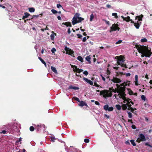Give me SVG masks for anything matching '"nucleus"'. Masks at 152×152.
I'll return each instance as SVG.
<instances>
[{
    "label": "nucleus",
    "mask_w": 152,
    "mask_h": 152,
    "mask_svg": "<svg viewBox=\"0 0 152 152\" xmlns=\"http://www.w3.org/2000/svg\"><path fill=\"white\" fill-rule=\"evenodd\" d=\"M136 46L139 53H141V56L142 57L144 56L149 57L152 54L151 49L150 48L149 50L148 46L140 45V47L138 45H136Z\"/></svg>",
    "instance_id": "nucleus-1"
},
{
    "label": "nucleus",
    "mask_w": 152,
    "mask_h": 152,
    "mask_svg": "<svg viewBox=\"0 0 152 152\" xmlns=\"http://www.w3.org/2000/svg\"><path fill=\"white\" fill-rule=\"evenodd\" d=\"M118 90H117V93H118V95L119 96V97H122V96H125V88L124 83H122L121 85V86H118V84H116Z\"/></svg>",
    "instance_id": "nucleus-2"
},
{
    "label": "nucleus",
    "mask_w": 152,
    "mask_h": 152,
    "mask_svg": "<svg viewBox=\"0 0 152 152\" xmlns=\"http://www.w3.org/2000/svg\"><path fill=\"white\" fill-rule=\"evenodd\" d=\"M80 14L79 13H76L74 15L73 18L72 23L73 25H74L75 24L80 22L82 20H84V18L80 17Z\"/></svg>",
    "instance_id": "nucleus-3"
},
{
    "label": "nucleus",
    "mask_w": 152,
    "mask_h": 152,
    "mask_svg": "<svg viewBox=\"0 0 152 152\" xmlns=\"http://www.w3.org/2000/svg\"><path fill=\"white\" fill-rule=\"evenodd\" d=\"M115 59H117L118 65H120L121 67H124L126 68H127L126 65L124 64L125 60H124V58L122 55H121L119 56H116Z\"/></svg>",
    "instance_id": "nucleus-4"
},
{
    "label": "nucleus",
    "mask_w": 152,
    "mask_h": 152,
    "mask_svg": "<svg viewBox=\"0 0 152 152\" xmlns=\"http://www.w3.org/2000/svg\"><path fill=\"white\" fill-rule=\"evenodd\" d=\"M113 87L112 88H109V91L106 90H104L100 91V95H103V97L106 98V97H111L112 95L111 91H112Z\"/></svg>",
    "instance_id": "nucleus-5"
},
{
    "label": "nucleus",
    "mask_w": 152,
    "mask_h": 152,
    "mask_svg": "<svg viewBox=\"0 0 152 152\" xmlns=\"http://www.w3.org/2000/svg\"><path fill=\"white\" fill-rule=\"evenodd\" d=\"M46 129V127L44 124H40L35 127V129L38 131H45Z\"/></svg>",
    "instance_id": "nucleus-6"
},
{
    "label": "nucleus",
    "mask_w": 152,
    "mask_h": 152,
    "mask_svg": "<svg viewBox=\"0 0 152 152\" xmlns=\"http://www.w3.org/2000/svg\"><path fill=\"white\" fill-rule=\"evenodd\" d=\"M146 140V139L145 135L142 134H140L139 135V137L137 139L136 141L138 143H140L141 142L145 141Z\"/></svg>",
    "instance_id": "nucleus-7"
},
{
    "label": "nucleus",
    "mask_w": 152,
    "mask_h": 152,
    "mask_svg": "<svg viewBox=\"0 0 152 152\" xmlns=\"http://www.w3.org/2000/svg\"><path fill=\"white\" fill-rule=\"evenodd\" d=\"M120 29V28L118 27L117 24H114L112 25V26L110 27V32H111L112 31H116L117 30L119 31Z\"/></svg>",
    "instance_id": "nucleus-8"
},
{
    "label": "nucleus",
    "mask_w": 152,
    "mask_h": 152,
    "mask_svg": "<svg viewBox=\"0 0 152 152\" xmlns=\"http://www.w3.org/2000/svg\"><path fill=\"white\" fill-rule=\"evenodd\" d=\"M64 50L66 51V54H68L72 55L74 53V52L72 50H71L70 49L67 47L66 46L65 47Z\"/></svg>",
    "instance_id": "nucleus-9"
},
{
    "label": "nucleus",
    "mask_w": 152,
    "mask_h": 152,
    "mask_svg": "<svg viewBox=\"0 0 152 152\" xmlns=\"http://www.w3.org/2000/svg\"><path fill=\"white\" fill-rule=\"evenodd\" d=\"M104 109L106 111L108 110L109 111H111L113 110L114 108L112 107H109L108 104H106L104 106Z\"/></svg>",
    "instance_id": "nucleus-10"
},
{
    "label": "nucleus",
    "mask_w": 152,
    "mask_h": 152,
    "mask_svg": "<svg viewBox=\"0 0 152 152\" xmlns=\"http://www.w3.org/2000/svg\"><path fill=\"white\" fill-rule=\"evenodd\" d=\"M111 81L114 83H119L121 82V80L120 79L117 77H113V79L111 80Z\"/></svg>",
    "instance_id": "nucleus-11"
},
{
    "label": "nucleus",
    "mask_w": 152,
    "mask_h": 152,
    "mask_svg": "<svg viewBox=\"0 0 152 152\" xmlns=\"http://www.w3.org/2000/svg\"><path fill=\"white\" fill-rule=\"evenodd\" d=\"M75 66V70L74 69H73V71L74 72H76L79 73H80L81 72L83 71V70L81 69H79L77 67Z\"/></svg>",
    "instance_id": "nucleus-12"
},
{
    "label": "nucleus",
    "mask_w": 152,
    "mask_h": 152,
    "mask_svg": "<svg viewBox=\"0 0 152 152\" xmlns=\"http://www.w3.org/2000/svg\"><path fill=\"white\" fill-rule=\"evenodd\" d=\"M83 80L87 83H89L90 85H93V83L92 81L88 80L87 78L84 77L83 78Z\"/></svg>",
    "instance_id": "nucleus-13"
},
{
    "label": "nucleus",
    "mask_w": 152,
    "mask_h": 152,
    "mask_svg": "<svg viewBox=\"0 0 152 152\" xmlns=\"http://www.w3.org/2000/svg\"><path fill=\"white\" fill-rule=\"evenodd\" d=\"M79 105L81 107H83L84 106H86V107L88 106V105H87V104L84 101H80L79 102Z\"/></svg>",
    "instance_id": "nucleus-14"
},
{
    "label": "nucleus",
    "mask_w": 152,
    "mask_h": 152,
    "mask_svg": "<svg viewBox=\"0 0 152 152\" xmlns=\"http://www.w3.org/2000/svg\"><path fill=\"white\" fill-rule=\"evenodd\" d=\"M62 25H64L66 26L72 27V26L70 22H63L62 23Z\"/></svg>",
    "instance_id": "nucleus-15"
},
{
    "label": "nucleus",
    "mask_w": 152,
    "mask_h": 152,
    "mask_svg": "<svg viewBox=\"0 0 152 152\" xmlns=\"http://www.w3.org/2000/svg\"><path fill=\"white\" fill-rule=\"evenodd\" d=\"M24 15H25L24 16H23L22 17V19L23 20H25V19L26 18H28V16L30 15V14L28 13L27 12H25L24 13Z\"/></svg>",
    "instance_id": "nucleus-16"
},
{
    "label": "nucleus",
    "mask_w": 152,
    "mask_h": 152,
    "mask_svg": "<svg viewBox=\"0 0 152 152\" xmlns=\"http://www.w3.org/2000/svg\"><path fill=\"white\" fill-rule=\"evenodd\" d=\"M143 17V15L142 14L141 15L139 16H137L136 17L135 19H137V18H138V20L139 21H142V18Z\"/></svg>",
    "instance_id": "nucleus-17"
},
{
    "label": "nucleus",
    "mask_w": 152,
    "mask_h": 152,
    "mask_svg": "<svg viewBox=\"0 0 152 152\" xmlns=\"http://www.w3.org/2000/svg\"><path fill=\"white\" fill-rule=\"evenodd\" d=\"M79 88L77 87L76 86H72L71 85L69 86L68 89H74L75 90H76L79 89Z\"/></svg>",
    "instance_id": "nucleus-18"
},
{
    "label": "nucleus",
    "mask_w": 152,
    "mask_h": 152,
    "mask_svg": "<svg viewBox=\"0 0 152 152\" xmlns=\"http://www.w3.org/2000/svg\"><path fill=\"white\" fill-rule=\"evenodd\" d=\"M91 57H90V55H89L88 56H87L86 57V60L88 61L89 63V64H91V61H90L91 60Z\"/></svg>",
    "instance_id": "nucleus-19"
},
{
    "label": "nucleus",
    "mask_w": 152,
    "mask_h": 152,
    "mask_svg": "<svg viewBox=\"0 0 152 152\" xmlns=\"http://www.w3.org/2000/svg\"><path fill=\"white\" fill-rule=\"evenodd\" d=\"M38 58L42 63L45 65V67H47V65L45 62L40 57H38Z\"/></svg>",
    "instance_id": "nucleus-20"
},
{
    "label": "nucleus",
    "mask_w": 152,
    "mask_h": 152,
    "mask_svg": "<svg viewBox=\"0 0 152 152\" xmlns=\"http://www.w3.org/2000/svg\"><path fill=\"white\" fill-rule=\"evenodd\" d=\"M122 108L123 110H125L127 108V104H122Z\"/></svg>",
    "instance_id": "nucleus-21"
},
{
    "label": "nucleus",
    "mask_w": 152,
    "mask_h": 152,
    "mask_svg": "<svg viewBox=\"0 0 152 152\" xmlns=\"http://www.w3.org/2000/svg\"><path fill=\"white\" fill-rule=\"evenodd\" d=\"M134 25L136 28H139L140 25L139 23H134Z\"/></svg>",
    "instance_id": "nucleus-22"
},
{
    "label": "nucleus",
    "mask_w": 152,
    "mask_h": 152,
    "mask_svg": "<svg viewBox=\"0 0 152 152\" xmlns=\"http://www.w3.org/2000/svg\"><path fill=\"white\" fill-rule=\"evenodd\" d=\"M51 70L54 73H57V71L55 67L54 66H51Z\"/></svg>",
    "instance_id": "nucleus-23"
},
{
    "label": "nucleus",
    "mask_w": 152,
    "mask_h": 152,
    "mask_svg": "<svg viewBox=\"0 0 152 152\" xmlns=\"http://www.w3.org/2000/svg\"><path fill=\"white\" fill-rule=\"evenodd\" d=\"M120 98H122L124 100V101H123V102L126 103V102H127V101H128V100L127 99V98L125 96H122V97Z\"/></svg>",
    "instance_id": "nucleus-24"
},
{
    "label": "nucleus",
    "mask_w": 152,
    "mask_h": 152,
    "mask_svg": "<svg viewBox=\"0 0 152 152\" xmlns=\"http://www.w3.org/2000/svg\"><path fill=\"white\" fill-rule=\"evenodd\" d=\"M29 11L31 12H33L35 11V9L33 7L29 8L28 9Z\"/></svg>",
    "instance_id": "nucleus-25"
},
{
    "label": "nucleus",
    "mask_w": 152,
    "mask_h": 152,
    "mask_svg": "<svg viewBox=\"0 0 152 152\" xmlns=\"http://www.w3.org/2000/svg\"><path fill=\"white\" fill-rule=\"evenodd\" d=\"M77 59L81 62H83V59L82 57L81 56H78L77 58Z\"/></svg>",
    "instance_id": "nucleus-26"
},
{
    "label": "nucleus",
    "mask_w": 152,
    "mask_h": 152,
    "mask_svg": "<svg viewBox=\"0 0 152 152\" xmlns=\"http://www.w3.org/2000/svg\"><path fill=\"white\" fill-rule=\"evenodd\" d=\"M127 109L128 110H130V111L131 112H132V113H134V110H136V108L133 109L132 107H131V108L129 107V108H127Z\"/></svg>",
    "instance_id": "nucleus-27"
},
{
    "label": "nucleus",
    "mask_w": 152,
    "mask_h": 152,
    "mask_svg": "<svg viewBox=\"0 0 152 152\" xmlns=\"http://www.w3.org/2000/svg\"><path fill=\"white\" fill-rule=\"evenodd\" d=\"M112 16H114V18H118V16L117 15V14L116 13H113L112 14Z\"/></svg>",
    "instance_id": "nucleus-28"
},
{
    "label": "nucleus",
    "mask_w": 152,
    "mask_h": 152,
    "mask_svg": "<svg viewBox=\"0 0 152 152\" xmlns=\"http://www.w3.org/2000/svg\"><path fill=\"white\" fill-rule=\"evenodd\" d=\"M115 107L118 110H120L121 109V107L119 104H116Z\"/></svg>",
    "instance_id": "nucleus-29"
},
{
    "label": "nucleus",
    "mask_w": 152,
    "mask_h": 152,
    "mask_svg": "<svg viewBox=\"0 0 152 152\" xmlns=\"http://www.w3.org/2000/svg\"><path fill=\"white\" fill-rule=\"evenodd\" d=\"M130 142L131 144L134 146H135L136 145V144L134 142V140H130Z\"/></svg>",
    "instance_id": "nucleus-30"
},
{
    "label": "nucleus",
    "mask_w": 152,
    "mask_h": 152,
    "mask_svg": "<svg viewBox=\"0 0 152 152\" xmlns=\"http://www.w3.org/2000/svg\"><path fill=\"white\" fill-rule=\"evenodd\" d=\"M73 99H75L76 101L78 102H79L80 101L79 99L76 97L74 96L73 97Z\"/></svg>",
    "instance_id": "nucleus-31"
},
{
    "label": "nucleus",
    "mask_w": 152,
    "mask_h": 152,
    "mask_svg": "<svg viewBox=\"0 0 152 152\" xmlns=\"http://www.w3.org/2000/svg\"><path fill=\"white\" fill-rule=\"evenodd\" d=\"M147 40L145 38H144L141 40V42H147Z\"/></svg>",
    "instance_id": "nucleus-32"
},
{
    "label": "nucleus",
    "mask_w": 152,
    "mask_h": 152,
    "mask_svg": "<svg viewBox=\"0 0 152 152\" xmlns=\"http://www.w3.org/2000/svg\"><path fill=\"white\" fill-rule=\"evenodd\" d=\"M128 90L129 91V93L130 95H132L133 94V92L130 89H128Z\"/></svg>",
    "instance_id": "nucleus-33"
},
{
    "label": "nucleus",
    "mask_w": 152,
    "mask_h": 152,
    "mask_svg": "<svg viewBox=\"0 0 152 152\" xmlns=\"http://www.w3.org/2000/svg\"><path fill=\"white\" fill-rule=\"evenodd\" d=\"M51 12L53 14H55L58 13V12L55 10L52 9L51 10Z\"/></svg>",
    "instance_id": "nucleus-34"
},
{
    "label": "nucleus",
    "mask_w": 152,
    "mask_h": 152,
    "mask_svg": "<svg viewBox=\"0 0 152 152\" xmlns=\"http://www.w3.org/2000/svg\"><path fill=\"white\" fill-rule=\"evenodd\" d=\"M130 20V17L129 16H128L126 18V20H125V21H126L127 22H129Z\"/></svg>",
    "instance_id": "nucleus-35"
},
{
    "label": "nucleus",
    "mask_w": 152,
    "mask_h": 152,
    "mask_svg": "<svg viewBox=\"0 0 152 152\" xmlns=\"http://www.w3.org/2000/svg\"><path fill=\"white\" fill-rule=\"evenodd\" d=\"M94 18V16L93 14H92L90 16V21H92V20Z\"/></svg>",
    "instance_id": "nucleus-36"
},
{
    "label": "nucleus",
    "mask_w": 152,
    "mask_h": 152,
    "mask_svg": "<svg viewBox=\"0 0 152 152\" xmlns=\"http://www.w3.org/2000/svg\"><path fill=\"white\" fill-rule=\"evenodd\" d=\"M29 129L31 131H33L34 130V128L33 126H31L30 127Z\"/></svg>",
    "instance_id": "nucleus-37"
},
{
    "label": "nucleus",
    "mask_w": 152,
    "mask_h": 152,
    "mask_svg": "<svg viewBox=\"0 0 152 152\" xmlns=\"http://www.w3.org/2000/svg\"><path fill=\"white\" fill-rule=\"evenodd\" d=\"M50 38L52 40H54V35L53 34H52L50 35Z\"/></svg>",
    "instance_id": "nucleus-38"
},
{
    "label": "nucleus",
    "mask_w": 152,
    "mask_h": 152,
    "mask_svg": "<svg viewBox=\"0 0 152 152\" xmlns=\"http://www.w3.org/2000/svg\"><path fill=\"white\" fill-rule=\"evenodd\" d=\"M141 99L144 101H145L146 99L145 96L144 95H142L141 96Z\"/></svg>",
    "instance_id": "nucleus-39"
},
{
    "label": "nucleus",
    "mask_w": 152,
    "mask_h": 152,
    "mask_svg": "<svg viewBox=\"0 0 152 152\" xmlns=\"http://www.w3.org/2000/svg\"><path fill=\"white\" fill-rule=\"evenodd\" d=\"M77 35L78 37V38L81 39L82 38V36L81 34H77Z\"/></svg>",
    "instance_id": "nucleus-40"
},
{
    "label": "nucleus",
    "mask_w": 152,
    "mask_h": 152,
    "mask_svg": "<svg viewBox=\"0 0 152 152\" xmlns=\"http://www.w3.org/2000/svg\"><path fill=\"white\" fill-rule=\"evenodd\" d=\"M145 145L146 146H149L151 148H152V145H151L149 144V143L148 142H146V143H145Z\"/></svg>",
    "instance_id": "nucleus-41"
},
{
    "label": "nucleus",
    "mask_w": 152,
    "mask_h": 152,
    "mask_svg": "<svg viewBox=\"0 0 152 152\" xmlns=\"http://www.w3.org/2000/svg\"><path fill=\"white\" fill-rule=\"evenodd\" d=\"M128 114L129 117L130 118H132V113L130 112H128Z\"/></svg>",
    "instance_id": "nucleus-42"
},
{
    "label": "nucleus",
    "mask_w": 152,
    "mask_h": 152,
    "mask_svg": "<svg viewBox=\"0 0 152 152\" xmlns=\"http://www.w3.org/2000/svg\"><path fill=\"white\" fill-rule=\"evenodd\" d=\"M83 73L86 76L88 74V72L87 71H85L83 72Z\"/></svg>",
    "instance_id": "nucleus-43"
},
{
    "label": "nucleus",
    "mask_w": 152,
    "mask_h": 152,
    "mask_svg": "<svg viewBox=\"0 0 152 152\" xmlns=\"http://www.w3.org/2000/svg\"><path fill=\"white\" fill-rule=\"evenodd\" d=\"M118 90V88L117 89H112V92L114 93H117V90Z\"/></svg>",
    "instance_id": "nucleus-44"
},
{
    "label": "nucleus",
    "mask_w": 152,
    "mask_h": 152,
    "mask_svg": "<svg viewBox=\"0 0 152 152\" xmlns=\"http://www.w3.org/2000/svg\"><path fill=\"white\" fill-rule=\"evenodd\" d=\"M55 139V138L54 137H51V141L52 142H54L55 141L54 140Z\"/></svg>",
    "instance_id": "nucleus-45"
},
{
    "label": "nucleus",
    "mask_w": 152,
    "mask_h": 152,
    "mask_svg": "<svg viewBox=\"0 0 152 152\" xmlns=\"http://www.w3.org/2000/svg\"><path fill=\"white\" fill-rule=\"evenodd\" d=\"M84 141L86 143H88L89 142V140L88 139H85L84 140Z\"/></svg>",
    "instance_id": "nucleus-46"
},
{
    "label": "nucleus",
    "mask_w": 152,
    "mask_h": 152,
    "mask_svg": "<svg viewBox=\"0 0 152 152\" xmlns=\"http://www.w3.org/2000/svg\"><path fill=\"white\" fill-rule=\"evenodd\" d=\"M122 42V40H119L117 42H116L115 44H120V43H121Z\"/></svg>",
    "instance_id": "nucleus-47"
},
{
    "label": "nucleus",
    "mask_w": 152,
    "mask_h": 152,
    "mask_svg": "<svg viewBox=\"0 0 152 152\" xmlns=\"http://www.w3.org/2000/svg\"><path fill=\"white\" fill-rule=\"evenodd\" d=\"M56 50L55 48H53L51 50V52L53 53H54L56 51Z\"/></svg>",
    "instance_id": "nucleus-48"
},
{
    "label": "nucleus",
    "mask_w": 152,
    "mask_h": 152,
    "mask_svg": "<svg viewBox=\"0 0 152 152\" xmlns=\"http://www.w3.org/2000/svg\"><path fill=\"white\" fill-rule=\"evenodd\" d=\"M7 131L5 130H4L3 131H2L1 132H0V133L3 134H5L6 133Z\"/></svg>",
    "instance_id": "nucleus-49"
},
{
    "label": "nucleus",
    "mask_w": 152,
    "mask_h": 152,
    "mask_svg": "<svg viewBox=\"0 0 152 152\" xmlns=\"http://www.w3.org/2000/svg\"><path fill=\"white\" fill-rule=\"evenodd\" d=\"M57 7L58 8H59L61 7H62V6L60 4H57Z\"/></svg>",
    "instance_id": "nucleus-50"
},
{
    "label": "nucleus",
    "mask_w": 152,
    "mask_h": 152,
    "mask_svg": "<svg viewBox=\"0 0 152 152\" xmlns=\"http://www.w3.org/2000/svg\"><path fill=\"white\" fill-rule=\"evenodd\" d=\"M132 128L133 129H136V126H135V125H132Z\"/></svg>",
    "instance_id": "nucleus-51"
},
{
    "label": "nucleus",
    "mask_w": 152,
    "mask_h": 152,
    "mask_svg": "<svg viewBox=\"0 0 152 152\" xmlns=\"http://www.w3.org/2000/svg\"><path fill=\"white\" fill-rule=\"evenodd\" d=\"M104 117L107 118H110V116L106 114L104 115Z\"/></svg>",
    "instance_id": "nucleus-52"
},
{
    "label": "nucleus",
    "mask_w": 152,
    "mask_h": 152,
    "mask_svg": "<svg viewBox=\"0 0 152 152\" xmlns=\"http://www.w3.org/2000/svg\"><path fill=\"white\" fill-rule=\"evenodd\" d=\"M125 143L127 145H130V143L129 141H126V142H125Z\"/></svg>",
    "instance_id": "nucleus-53"
},
{
    "label": "nucleus",
    "mask_w": 152,
    "mask_h": 152,
    "mask_svg": "<svg viewBox=\"0 0 152 152\" xmlns=\"http://www.w3.org/2000/svg\"><path fill=\"white\" fill-rule=\"evenodd\" d=\"M95 104H96V105H100V104L99 103V102H98V101H95Z\"/></svg>",
    "instance_id": "nucleus-54"
},
{
    "label": "nucleus",
    "mask_w": 152,
    "mask_h": 152,
    "mask_svg": "<svg viewBox=\"0 0 152 152\" xmlns=\"http://www.w3.org/2000/svg\"><path fill=\"white\" fill-rule=\"evenodd\" d=\"M135 80H136V81L138 80V75H136L135 76Z\"/></svg>",
    "instance_id": "nucleus-55"
},
{
    "label": "nucleus",
    "mask_w": 152,
    "mask_h": 152,
    "mask_svg": "<svg viewBox=\"0 0 152 152\" xmlns=\"http://www.w3.org/2000/svg\"><path fill=\"white\" fill-rule=\"evenodd\" d=\"M21 138H19L18 140L16 141V142H17V143H18V142H20V141H21Z\"/></svg>",
    "instance_id": "nucleus-56"
},
{
    "label": "nucleus",
    "mask_w": 152,
    "mask_h": 152,
    "mask_svg": "<svg viewBox=\"0 0 152 152\" xmlns=\"http://www.w3.org/2000/svg\"><path fill=\"white\" fill-rule=\"evenodd\" d=\"M86 37H85L83 38L82 41L83 42H85L86 41Z\"/></svg>",
    "instance_id": "nucleus-57"
},
{
    "label": "nucleus",
    "mask_w": 152,
    "mask_h": 152,
    "mask_svg": "<svg viewBox=\"0 0 152 152\" xmlns=\"http://www.w3.org/2000/svg\"><path fill=\"white\" fill-rule=\"evenodd\" d=\"M67 32L69 34H70L71 33V31H70V28H68L67 31Z\"/></svg>",
    "instance_id": "nucleus-58"
},
{
    "label": "nucleus",
    "mask_w": 152,
    "mask_h": 152,
    "mask_svg": "<svg viewBox=\"0 0 152 152\" xmlns=\"http://www.w3.org/2000/svg\"><path fill=\"white\" fill-rule=\"evenodd\" d=\"M125 74H126V77L130 76V75H131L130 74V73H126Z\"/></svg>",
    "instance_id": "nucleus-59"
},
{
    "label": "nucleus",
    "mask_w": 152,
    "mask_h": 152,
    "mask_svg": "<svg viewBox=\"0 0 152 152\" xmlns=\"http://www.w3.org/2000/svg\"><path fill=\"white\" fill-rule=\"evenodd\" d=\"M128 121L129 122H130L132 124H133V122L132 121V119H131V120L128 119Z\"/></svg>",
    "instance_id": "nucleus-60"
},
{
    "label": "nucleus",
    "mask_w": 152,
    "mask_h": 152,
    "mask_svg": "<svg viewBox=\"0 0 152 152\" xmlns=\"http://www.w3.org/2000/svg\"><path fill=\"white\" fill-rule=\"evenodd\" d=\"M105 21L106 24H107L108 25H110V22L109 21H107L106 20H105Z\"/></svg>",
    "instance_id": "nucleus-61"
},
{
    "label": "nucleus",
    "mask_w": 152,
    "mask_h": 152,
    "mask_svg": "<svg viewBox=\"0 0 152 152\" xmlns=\"http://www.w3.org/2000/svg\"><path fill=\"white\" fill-rule=\"evenodd\" d=\"M135 85L136 86H138L139 85V84H138L137 83H138V80L136 81V80H135Z\"/></svg>",
    "instance_id": "nucleus-62"
},
{
    "label": "nucleus",
    "mask_w": 152,
    "mask_h": 152,
    "mask_svg": "<svg viewBox=\"0 0 152 152\" xmlns=\"http://www.w3.org/2000/svg\"><path fill=\"white\" fill-rule=\"evenodd\" d=\"M94 86L97 87H99V86L96 83H94Z\"/></svg>",
    "instance_id": "nucleus-63"
},
{
    "label": "nucleus",
    "mask_w": 152,
    "mask_h": 152,
    "mask_svg": "<svg viewBox=\"0 0 152 152\" xmlns=\"http://www.w3.org/2000/svg\"><path fill=\"white\" fill-rule=\"evenodd\" d=\"M0 7H1L3 9H5L6 7L5 6H3L1 4H0Z\"/></svg>",
    "instance_id": "nucleus-64"
}]
</instances>
